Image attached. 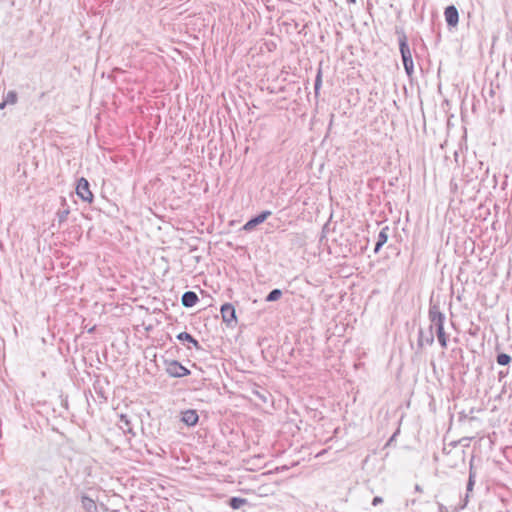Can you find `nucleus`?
<instances>
[{
  "mask_svg": "<svg viewBox=\"0 0 512 512\" xmlns=\"http://www.w3.org/2000/svg\"><path fill=\"white\" fill-rule=\"evenodd\" d=\"M434 342V334L430 330L427 332L423 331L422 329L419 330V337H418V345L420 347H423L425 345H432Z\"/></svg>",
  "mask_w": 512,
  "mask_h": 512,
  "instance_id": "nucleus-9",
  "label": "nucleus"
},
{
  "mask_svg": "<svg viewBox=\"0 0 512 512\" xmlns=\"http://www.w3.org/2000/svg\"><path fill=\"white\" fill-rule=\"evenodd\" d=\"M475 477L476 473L473 469L472 461L470 462V469H469V479L467 482V492H471L473 490L474 484H475Z\"/></svg>",
  "mask_w": 512,
  "mask_h": 512,
  "instance_id": "nucleus-16",
  "label": "nucleus"
},
{
  "mask_svg": "<svg viewBox=\"0 0 512 512\" xmlns=\"http://www.w3.org/2000/svg\"><path fill=\"white\" fill-rule=\"evenodd\" d=\"M380 502H382V498H381V497H375V498L373 499V505H376V504H378V503H380Z\"/></svg>",
  "mask_w": 512,
  "mask_h": 512,
  "instance_id": "nucleus-23",
  "label": "nucleus"
},
{
  "mask_svg": "<svg viewBox=\"0 0 512 512\" xmlns=\"http://www.w3.org/2000/svg\"><path fill=\"white\" fill-rule=\"evenodd\" d=\"M220 311L225 323L231 325L233 322H236L235 308L232 304H223Z\"/></svg>",
  "mask_w": 512,
  "mask_h": 512,
  "instance_id": "nucleus-7",
  "label": "nucleus"
},
{
  "mask_svg": "<svg viewBox=\"0 0 512 512\" xmlns=\"http://www.w3.org/2000/svg\"><path fill=\"white\" fill-rule=\"evenodd\" d=\"M282 291L280 289H273L267 296L265 301L267 302H274L281 298Z\"/></svg>",
  "mask_w": 512,
  "mask_h": 512,
  "instance_id": "nucleus-19",
  "label": "nucleus"
},
{
  "mask_svg": "<svg viewBox=\"0 0 512 512\" xmlns=\"http://www.w3.org/2000/svg\"><path fill=\"white\" fill-rule=\"evenodd\" d=\"M177 339L181 342H188L190 344H192L197 350H200L201 349V346L198 342V340H196L191 334H189L188 332H181L177 335Z\"/></svg>",
  "mask_w": 512,
  "mask_h": 512,
  "instance_id": "nucleus-11",
  "label": "nucleus"
},
{
  "mask_svg": "<svg viewBox=\"0 0 512 512\" xmlns=\"http://www.w3.org/2000/svg\"><path fill=\"white\" fill-rule=\"evenodd\" d=\"M17 99V93L15 91H9L5 95L3 102L0 103V109H3L7 104H15Z\"/></svg>",
  "mask_w": 512,
  "mask_h": 512,
  "instance_id": "nucleus-14",
  "label": "nucleus"
},
{
  "mask_svg": "<svg viewBox=\"0 0 512 512\" xmlns=\"http://www.w3.org/2000/svg\"><path fill=\"white\" fill-rule=\"evenodd\" d=\"M396 34L398 35L399 49L405 71L408 76H411L414 72V64L412 54L408 46L407 36L401 27H396Z\"/></svg>",
  "mask_w": 512,
  "mask_h": 512,
  "instance_id": "nucleus-2",
  "label": "nucleus"
},
{
  "mask_svg": "<svg viewBox=\"0 0 512 512\" xmlns=\"http://www.w3.org/2000/svg\"><path fill=\"white\" fill-rule=\"evenodd\" d=\"M181 301L184 307L190 308L196 305V303L199 301V298L195 292L187 291L182 295Z\"/></svg>",
  "mask_w": 512,
  "mask_h": 512,
  "instance_id": "nucleus-10",
  "label": "nucleus"
},
{
  "mask_svg": "<svg viewBox=\"0 0 512 512\" xmlns=\"http://www.w3.org/2000/svg\"><path fill=\"white\" fill-rule=\"evenodd\" d=\"M119 427L124 431V432H131L132 431V428L130 427V421L128 419V417L126 415H120V421H119Z\"/></svg>",
  "mask_w": 512,
  "mask_h": 512,
  "instance_id": "nucleus-17",
  "label": "nucleus"
},
{
  "mask_svg": "<svg viewBox=\"0 0 512 512\" xmlns=\"http://www.w3.org/2000/svg\"><path fill=\"white\" fill-rule=\"evenodd\" d=\"M496 361L499 365L506 366V365L510 364V362L512 361V358L510 355H508L506 353H499L496 357Z\"/></svg>",
  "mask_w": 512,
  "mask_h": 512,
  "instance_id": "nucleus-18",
  "label": "nucleus"
},
{
  "mask_svg": "<svg viewBox=\"0 0 512 512\" xmlns=\"http://www.w3.org/2000/svg\"><path fill=\"white\" fill-rule=\"evenodd\" d=\"M399 433V429L390 437V439L386 442V447L391 445L395 438H396V435Z\"/></svg>",
  "mask_w": 512,
  "mask_h": 512,
  "instance_id": "nucleus-22",
  "label": "nucleus"
},
{
  "mask_svg": "<svg viewBox=\"0 0 512 512\" xmlns=\"http://www.w3.org/2000/svg\"><path fill=\"white\" fill-rule=\"evenodd\" d=\"M270 215H271V211H269V210L262 211L256 217H254V218L250 219L249 221H247L245 223V225L243 226V229L245 231L253 230L257 225L263 223Z\"/></svg>",
  "mask_w": 512,
  "mask_h": 512,
  "instance_id": "nucleus-6",
  "label": "nucleus"
},
{
  "mask_svg": "<svg viewBox=\"0 0 512 512\" xmlns=\"http://www.w3.org/2000/svg\"><path fill=\"white\" fill-rule=\"evenodd\" d=\"M248 503L247 499L245 498H240V497H232L230 500H229V505L232 509L236 510V509H240L241 507H243L244 505H246Z\"/></svg>",
  "mask_w": 512,
  "mask_h": 512,
  "instance_id": "nucleus-15",
  "label": "nucleus"
},
{
  "mask_svg": "<svg viewBox=\"0 0 512 512\" xmlns=\"http://www.w3.org/2000/svg\"><path fill=\"white\" fill-rule=\"evenodd\" d=\"M508 375V371H500L499 372V378L502 379L503 377H506Z\"/></svg>",
  "mask_w": 512,
  "mask_h": 512,
  "instance_id": "nucleus-24",
  "label": "nucleus"
},
{
  "mask_svg": "<svg viewBox=\"0 0 512 512\" xmlns=\"http://www.w3.org/2000/svg\"><path fill=\"white\" fill-rule=\"evenodd\" d=\"M383 244H384V228L379 230L378 241L375 245V252H378Z\"/></svg>",
  "mask_w": 512,
  "mask_h": 512,
  "instance_id": "nucleus-21",
  "label": "nucleus"
},
{
  "mask_svg": "<svg viewBox=\"0 0 512 512\" xmlns=\"http://www.w3.org/2000/svg\"><path fill=\"white\" fill-rule=\"evenodd\" d=\"M415 490H416L417 492H422V491H423V490H422V487H421L420 485H418V484H416V485H415Z\"/></svg>",
  "mask_w": 512,
  "mask_h": 512,
  "instance_id": "nucleus-25",
  "label": "nucleus"
},
{
  "mask_svg": "<svg viewBox=\"0 0 512 512\" xmlns=\"http://www.w3.org/2000/svg\"><path fill=\"white\" fill-rule=\"evenodd\" d=\"M444 17L449 27H456L459 22V13L454 5H449L445 8Z\"/></svg>",
  "mask_w": 512,
  "mask_h": 512,
  "instance_id": "nucleus-5",
  "label": "nucleus"
},
{
  "mask_svg": "<svg viewBox=\"0 0 512 512\" xmlns=\"http://www.w3.org/2000/svg\"><path fill=\"white\" fill-rule=\"evenodd\" d=\"M62 200V205H63V209H60L58 212H57V218H58V222L59 223H63L67 220V217L70 213V210H69V207L67 206V203H66V199L65 198H61Z\"/></svg>",
  "mask_w": 512,
  "mask_h": 512,
  "instance_id": "nucleus-13",
  "label": "nucleus"
},
{
  "mask_svg": "<svg viewBox=\"0 0 512 512\" xmlns=\"http://www.w3.org/2000/svg\"><path fill=\"white\" fill-rule=\"evenodd\" d=\"M321 84H322V73H321V70H319L316 75V79H315V83H314V90H315L316 95H318V93H319Z\"/></svg>",
  "mask_w": 512,
  "mask_h": 512,
  "instance_id": "nucleus-20",
  "label": "nucleus"
},
{
  "mask_svg": "<svg viewBox=\"0 0 512 512\" xmlns=\"http://www.w3.org/2000/svg\"><path fill=\"white\" fill-rule=\"evenodd\" d=\"M348 3H355L356 0H347Z\"/></svg>",
  "mask_w": 512,
  "mask_h": 512,
  "instance_id": "nucleus-26",
  "label": "nucleus"
},
{
  "mask_svg": "<svg viewBox=\"0 0 512 512\" xmlns=\"http://www.w3.org/2000/svg\"><path fill=\"white\" fill-rule=\"evenodd\" d=\"M166 372L171 377L176 378L190 375V370L176 360L166 361Z\"/></svg>",
  "mask_w": 512,
  "mask_h": 512,
  "instance_id": "nucleus-3",
  "label": "nucleus"
},
{
  "mask_svg": "<svg viewBox=\"0 0 512 512\" xmlns=\"http://www.w3.org/2000/svg\"><path fill=\"white\" fill-rule=\"evenodd\" d=\"M428 317L430 320L429 330L433 332L435 330L439 344L442 348L447 347V335L444 331L445 315L440 311V307L437 304H430Z\"/></svg>",
  "mask_w": 512,
  "mask_h": 512,
  "instance_id": "nucleus-1",
  "label": "nucleus"
},
{
  "mask_svg": "<svg viewBox=\"0 0 512 512\" xmlns=\"http://www.w3.org/2000/svg\"><path fill=\"white\" fill-rule=\"evenodd\" d=\"M198 414L195 410L188 409L186 411L182 412L181 420L184 422L187 426H194L198 422Z\"/></svg>",
  "mask_w": 512,
  "mask_h": 512,
  "instance_id": "nucleus-8",
  "label": "nucleus"
},
{
  "mask_svg": "<svg viewBox=\"0 0 512 512\" xmlns=\"http://www.w3.org/2000/svg\"><path fill=\"white\" fill-rule=\"evenodd\" d=\"M76 194L85 202L92 203L93 193L90 190L89 182L86 178L81 177L77 181Z\"/></svg>",
  "mask_w": 512,
  "mask_h": 512,
  "instance_id": "nucleus-4",
  "label": "nucleus"
},
{
  "mask_svg": "<svg viewBox=\"0 0 512 512\" xmlns=\"http://www.w3.org/2000/svg\"><path fill=\"white\" fill-rule=\"evenodd\" d=\"M82 507L86 512H97V505L95 501L87 496L81 499Z\"/></svg>",
  "mask_w": 512,
  "mask_h": 512,
  "instance_id": "nucleus-12",
  "label": "nucleus"
}]
</instances>
